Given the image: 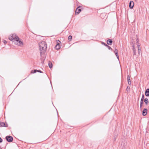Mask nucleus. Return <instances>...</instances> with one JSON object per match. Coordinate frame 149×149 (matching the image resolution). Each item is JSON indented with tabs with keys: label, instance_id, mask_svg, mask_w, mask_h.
Listing matches in <instances>:
<instances>
[{
	"label": "nucleus",
	"instance_id": "28",
	"mask_svg": "<svg viewBox=\"0 0 149 149\" xmlns=\"http://www.w3.org/2000/svg\"><path fill=\"white\" fill-rule=\"evenodd\" d=\"M0 149H2L1 148V147H0Z\"/></svg>",
	"mask_w": 149,
	"mask_h": 149
},
{
	"label": "nucleus",
	"instance_id": "6",
	"mask_svg": "<svg viewBox=\"0 0 149 149\" xmlns=\"http://www.w3.org/2000/svg\"><path fill=\"white\" fill-rule=\"evenodd\" d=\"M134 5V3L132 1H131L129 3V6L130 9H132Z\"/></svg>",
	"mask_w": 149,
	"mask_h": 149
},
{
	"label": "nucleus",
	"instance_id": "18",
	"mask_svg": "<svg viewBox=\"0 0 149 149\" xmlns=\"http://www.w3.org/2000/svg\"><path fill=\"white\" fill-rule=\"evenodd\" d=\"M144 97V95L143 94V95H142V96L141 98V101H140L141 103H143Z\"/></svg>",
	"mask_w": 149,
	"mask_h": 149
},
{
	"label": "nucleus",
	"instance_id": "27",
	"mask_svg": "<svg viewBox=\"0 0 149 149\" xmlns=\"http://www.w3.org/2000/svg\"><path fill=\"white\" fill-rule=\"evenodd\" d=\"M141 51H140V50L138 51L139 53V54L140 52H141Z\"/></svg>",
	"mask_w": 149,
	"mask_h": 149
},
{
	"label": "nucleus",
	"instance_id": "12",
	"mask_svg": "<svg viewBox=\"0 0 149 149\" xmlns=\"http://www.w3.org/2000/svg\"><path fill=\"white\" fill-rule=\"evenodd\" d=\"M145 94L146 96H149V88H147L146 90Z\"/></svg>",
	"mask_w": 149,
	"mask_h": 149
},
{
	"label": "nucleus",
	"instance_id": "2",
	"mask_svg": "<svg viewBox=\"0 0 149 149\" xmlns=\"http://www.w3.org/2000/svg\"><path fill=\"white\" fill-rule=\"evenodd\" d=\"M17 37H18L15 33L12 34L9 37V39L11 41L13 42L15 41L16 38Z\"/></svg>",
	"mask_w": 149,
	"mask_h": 149
},
{
	"label": "nucleus",
	"instance_id": "13",
	"mask_svg": "<svg viewBox=\"0 0 149 149\" xmlns=\"http://www.w3.org/2000/svg\"><path fill=\"white\" fill-rule=\"evenodd\" d=\"M0 127H7L8 125H6L4 122H0Z\"/></svg>",
	"mask_w": 149,
	"mask_h": 149
},
{
	"label": "nucleus",
	"instance_id": "1",
	"mask_svg": "<svg viewBox=\"0 0 149 149\" xmlns=\"http://www.w3.org/2000/svg\"><path fill=\"white\" fill-rule=\"evenodd\" d=\"M40 51V55L41 56L44 55L45 52L46 51L47 48V44L45 41H42L39 44Z\"/></svg>",
	"mask_w": 149,
	"mask_h": 149
},
{
	"label": "nucleus",
	"instance_id": "10",
	"mask_svg": "<svg viewBox=\"0 0 149 149\" xmlns=\"http://www.w3.org/2000/svg\"><path fill=\"white\" fill-rule=\"evenodd\" d=\"M107 42L108 45H111L112 44L113 41L112 39H109L107 40Z\"/></svg>",
	"mask_w": 149,
	"mask_h": 149
},
{
	"label": "nucleus",
	"instance_id": "26",
	"mask_svg": "<svg viewBox=\"0 0 149 149\" xmlns=\"http://www.w3.org/2000/svg\"><path fill=\"white\" fill-rule=\"evenodd\" d=\"M3 43L4 44H6L7 43V41L6 40H3Z\"/></svg>",
	"mask_w": 149,
	"mask_h": 149
},
{
	"label": "nucleus",
	"instance_id": "17",
	"mask_svg": "<svg viewBox=\"0 0 149 149\" xmlns=\"http://www.w3.org/2000/svg\"><path fill=\"white\" fill-rule=\"evenodd\" d=\"M144 102L146 105L148 104L149 103L148 99V98H146L144 99Z\"/></svg>",
	"mask_w": 149,
	"mask_h": 149
},
{
	"label": "nucleus",
	"instance_id": "9",
	"mask_svg": "<svg viewBox=\"0 0 149 149\" xmlns=\"http://www.w3.org/2000/svg\"><path fill=\"white\" fill-rule=\"evenodd\" d=\"M101 44H102V45H104V46H105L106 47H108V49H109V50H110L111 49V50H112V48L110 47L108 45H107L106 43H105L104 42H101Z\"/></svg>",
	"mask_w": 149,
	"mask_h": 149
},
{
	"label": "nucleus",
	"instance_id": "19",
	"mask_svg": "<svg viewBox=\"0 0 149 149\" xmlns=\"http://www.w3.org/2000/svg\"><path fill=\"white\" fill-rule=\"evenodd\" d=\"M133 52L134 55H136V49L134 46L133 47Z\"/></svg>",
	"mask_w": 149,
	"mask_h": 149
},
{
	"label": "nucleus",
	"instance_id": "16",
	"mask_svg": "<svg viewBox=\"0 0 149 149\" xmlns=\"http://www.w3.org/2000/svg\"><path fill=\"white\" fill-rule=\"evenodd\" d=\"M18 42L19 43V46L20 47H22L23 45V43L22 41L20 40H19L18 41Z\"/></svg>",
	"mask_w": 149,
	"mask_h": 149
},
{
	"label": "nucleus",
	"instance_id": "7",
	"mask_svg": "<svg viewBox=\"0 0 149 149\" xmlns=\"http://www.w3.org/2000/svg\"><path fill=\"white\" fill-rule=\"evenodd\" d=\"M36 72H40V73H43L40 70H36V69L31 70V73L32 74H34V73H36Z\"/></svg>",
	"mask_w": 149,
	"mask_h": 149
},
{
	"label": "nucleus",
	"instance_id": "20",
	"mask_svg": "<svg viewBox=\"0 0 149 149\" xmlns=\"http://www.w3.org/2000/svg\"><path fill=\"white\" fill-rule=\"evenodd\" d=\"M72 39V36H71L70 35L68 37V40H69V41H70Z\"/></svg>",
	"mask_w": 149,
	"mask_h": 149
},
{
	"label": "nucleus",
	"instance_id": "8",
	"mask_svg": "<svg viewBox=\"0 0 149 149\" xmlns=\"http://www.w3.org/2000/svg\"><path fill=\"white\" fill-rule=\"evenodd\" d=\"M148 110L146 108H144L142 111V115L143 116H145L147 114Z\"/></svg>",
	"mask_w": 149,
	"mask_h": 149
},
{
	"label": "nucleus",
	"instance_id": "15",
	"mask_svg": "<svg viewBox=\"0 0 149 149\" xmlns=\"http://www.w3.org/2000/svg\"><path fill=\"white\" fill-rule=\"evenodd\" d=\"M127 79L129 85H131L130 77L129 75H128L127 76Z\"/></svg>",
	"mask_w": 149,
	"mask_h": 149
},
{
	"label": "nucleus",
	"instance_id": "22",
	"mask_svg": "<svg viewBox=\"0 0 149 149\" xmlns=\"http://www.w3.org/2000/svg\"><path fill=\"white\" fill-rule=\"evenodd\" d=\"M126 90L127 91H130V87L129 86H127Z\"/></svg>",
	"mask_w": 149,
	"mask_h": 149
},
{
	"label": "nucleus",
	"instance_id": "24",
	"mask_svg": "<svg viewBox=\"0 0 149 149\" xmlns=\"http://www.w3.org/2000/svg\"><path fill=\"white\" fill-rule=\"evenodd\" d=\"M143 103H141L140 102V109H141L142 107L143 104Z\"/></svg>",
	"mask_w": 149,
	"mask_h": 149
},
{
	"label": "nucleus",
	"instance_id": "11",
	"mask_svg": "<svg viewBox=\"0 0 149 149\" xmlns=\"http://www.w3.org/2000/svg\"><path fill=\"white\" fill-rule=\"evenodd\" d=\"M115 54L117 58V59L119 60V57L118 56V50L115 49L114 51Z\"/></svg>",
	"mask_w": 149,
	"mask_h": 149
},
{
	"label": "nucleus",
	"instance_id": "25",
	"mask_svg": "<svg viewBox=\"0 0 149 149\" xmlns=\"http://www.w3.org/2000/svg\"><path fill=\"white\" fill-rule=\"evenodd\" d=\"M3 142V139L2 138L0 137V143H2Z\"/></svg>",
	"mask_w": 149,
	"mask_h": 149
},
{
	"label": "nucleus",
	"instance_id": "3",
	"mask_svg": "<svg viewBox=\"0 0 149 149\" xmlns=\"http://www.w3.org/2000/svg\"><path fill=\"white\" fill-rule=\"evenodd\" d=\"M5 139L6 141L9 142H12L13 140V138L12 136H6L5 137Z\"/></svg>",
	"mask_w": 149,
	"mask_h": 149
},
{
	"label": "nucleus",
	"instance_id": "21",
	"mask_svg": "<svg viewBox=\"0 0 149 149\" xmlns=\"http://www.w3.org/2000/svg\"><path fill=\"white\" fill-rule=\"evenodd\" d=\"M48 65L50 68H52L53 66L52 63H49Z\"/></svg>",
	"mask_w": 149,
	"mask_h": 149
},
{
	"label": "nucleus",
	"instance_id": "23",
	"mask_svg": "<svg viewBox=\"0 0 149 149\" xmlns=\"http://www.w3.org/2000/svg\"><path fill=\"white\" fill-rule=\"evenodd\" d=\"M138 51L140 50V51H141L140 47L139 45H138Z\"/></svg>",
	"mask_w": 149,
	"mask_h": 149
},
{
	"label": "nucleus",
	"instance_id": "14",
	"mask_svg": "<svg viewBox=\"0 0 149 149\" xmlns=\"http://www.w3.org/2000/svg\"><path fill=\"white\" fill-rule=\"evenodd\" d=\"M19 40V38L18 37H17V38H16V40H15V44L19 45V43L18 42V41Z\"/></svg>",
	"mask_w": 149,
	"mask_h": 149
},
{
	"label": "nucleus",
	"instance_id": "4",
	"mask_svg": "<svg viewBox=\"0 0 149 149\" xmlns=\"http://www.w3.org/2000/svg\"><path fill=\"white\" fill-rule=\"evenodd\" d=\"M60 43L61 41H60L59 40H57V44L55 47V49L58 50L61 47L60 45Z\"/></svg>",
	"mask_w": 149,
	"mask_h": 149
},
{
	"label": "nucleus",
	"instance_id": "5",
	"mask_svg": "<svg viewBox=\"0 0 149 149\" xmlns=\"http://www.w3.org/2000/svg\"><path fill=\"white\" fill-rule=\"evenodd\" d=\"M81 7V6H79V7H77L76 8L75 13L76 15H78L79 14V13L81 11V9L80 8H79Z\"/></svg>",
	"mask_w": 149,
	"mask_h": 149
}]
</instances>
